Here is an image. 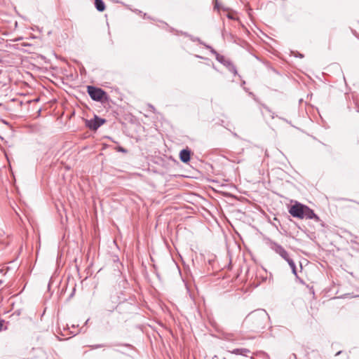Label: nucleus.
Instances as JSON below:
<instances>
[{
  "label": "nucleus",
  "mask_w": 359,
  "mask_h": 359,
  "mask_svg": "<svg viewBox=\"0 0 359 359\" xmlns=\"http://www.w3.org/2000/svg\"><path fill=\"white\" fill-rule=\"evenodd\" d=\"M250 352V350L247 348H236L233 350L231 353L236 355H247V354L249 353Z\"/></svg>",
  "instance_id": "9"
},
{
  "label": "nucleus",
  "mask_w": 359,
  "mask_h": 359,
  "mask_svg": "<svg viewBox=\"0 0 359 359\" xmlns=\"http://www.w3.org/2000/svg\"><path fill=\"white\" fill-rule=\"evenodd\" d=\"M3 324L0 323V331L2 330Z\"/></svg>",
  "instance_id": "15"
},
{
  "label": "nucleus",
  "mask_w": 359,
  "mask_h": 359,
  "mask_svg": "<svg viewBox=\"0 0 359 359\" xmlns=\"http://www.w3.org/2000/svg\"><path fill=\"white\" fill-rule=\"evenodd\" d=\"M267 313L263 310H257L252 313H251L248 316V320H253L256 323L257 325L259 327L261 325V322L268 318Z\"/></svg>",
  "instance_id": "2"
},
{
  "label": "nucleus",
  "mask_w": 359,
  "mask_h": 359,
  "mask_svg": "<svg viewBox=\"0 0 359 359\" xmlns=\"http://www.w3.org/2000/svg\"><path fill=\"white\" fill-rule=\"evenodd\" d=\"M289 213L294 217L299 219H314L316 222L320 221L319 217L316 215L313 210L308 206L303 205L300 203L295 202V203L290 206L289 208Z\"/></svg>",
  "instance_id": "1"
},
{
  "label": "nucleus",
  "mask_w": 359,
  "mask_h": 359,
  "mask_svg": "<svg viewBox=\"0 0 359 359\" xmlns=\"http://www.w3.org/2000/svg\"><path fill=\"white\" fill-rule=\"evenodd\" d=\"M341 351H338V353L336 354L337 355L340 354Z\"/></svg>",
  "instance_id": "19"
},
{
  "label": "nucleus",
  "mask_w": 359,
  "mask_h": 359,
  "mask_svg": "<svg viewBox=\"0 0 359 359\" xmlns=\"http://www.w3.org/2000/svg\"><path fill=\"white\" fill-rule=\"evenodd\" d=\"M87 91L90 98L95 101H100L102 100L105 92L101 88L88 86Z\"/></svg>",
  "instance_id": "3"
},
{
  "label": "nucleus",
  "mask_w": 359,
  "mask_h": 359,
  "mask_svg": "<svg viewBox=\"0 0 359 359\" xmlns=\"http://www.w3.org/2000/svg\"><path fill=\"white\" fill-rule=\"evenodd\" d=\"M227 68L230 72H233L234 74H237L236 68L232 63H231L230 65L227 67Z\"/></svg>",
  "instance_id": "11"
},
{
  "label": "nucleus",
  "mask_w": 359,
  "mask_h": 359,
  "mask_svg": "<svg viewBox=\"0 0 359 359\" xmlns=\"http://www.w3.org/2000/svg\"><path fill=\"white\" fill-rule=\"evenodd\" d=\"M286 262L288 263L289 266H290L292 273L296 276L297 278H298L296 266H295V264L293 262V260L290 258Z\"/></svg>",
  "instance_id": "10"
},
{
  "label": "nucleus",
  "mask_w": 359,
  "mask_h": 359,
  "mask_svg": "<svg viewBox=\"0 0 359 359\" xmlns=\"http://www.w3.org/2000/svg\"><path fill=\"white\" fill-rule=\"evenodd\" d=\"M104 123H105V119L100 118L97 116H95V117L93 118L87 120L86 122V125L90 129H91L93 130H96Z\"/></svg>",
  "instance_id": "4"
},
{
  "label": "nucleus",
  "mask_w": 359,
  "mask_h": 359,
  "mask_svg": "<svg viewBox=\"0 0 359 359\" xmlns=\"http://www.w3.org/2000/svg\"><path fill=\"white\" fill-rule=\"evenodd\" d=\"M270 248L285 261L290 259L287 252L280 245L272 242L271 243Z\"/></svg>",
  "instance_id": "5"
},
{
  "label": "nucleus",
  "mask_w": 359,
  "mask_h": 359,
  "mask_svg": "<svg viewBox=\"0 0 359 359\" xmlns=\"http://www.w3.org/2000/svg\"><path fill=\"white\" fill-rule=\"evenodd\" d=\"M95 6L100 12L104 11L105 9V5L102 0H95Z\"/></svg>",
  "instance_id": "8"
},
{
  "label": "nucleus",
  "mask_w": 359,
  "mask_h": 359,
  "mask_svg": "<svg viewBox=\"0 0 359 359\" xmlns=\"http://www.w3.org/2000/svg\"><path fill=\"white\" fill-rule=\"evenodd\" d=\"M105 346L104 344H96L90 346L91 349H97Z\"/></svg>",
  "instance_id": "12"
},
{
  "label": "nucleus",
  "mask_w": 359,
  "mask_h": 359,
  "mask_svg": "<svg viewBox=\"0 0 359 359\" xmlns=\"http://www.w3.org/2000/svg\"><path fill=\"white\" fill-rule=\"evenodd\" d=\"M228 18H231H231H233L231 17V15H228Z\"/></svg>",
  "instance_id": "18"
},
{
  "label": "nucleus",
  "mask_w": 359,
  "mask_h": 359,
  "mask_svg": "<svg viewBox=\"0 0 359 359\" xmlns=\"http://www.w3.org/2000/svg\"><path fill=\"white\" fill-rule=\"evenodd\" d=\"M117 149L118 151H121V152H124V153L126 152V150L121 147H118Z\"/></svg>",
  "instance_id": "13"
},
{
  "label": "nucleus",
  "mask_w": 359,
  "mask_h": 359,
  "mask_svg": "<svg viewBox=\"0 0 359 359\" xmlns=\"http://www.w3.org/2000/svg\"><path fill=\"white\" fill-rule=\"evenodd\" d=\"M148 107L153 112L155 111V108L154 106H152L151 104H148Z\"/></svg>",
  "instance_id": "14"
},
{
  "label": "nucleus",
  "mask_w": 359,
  "mask_h": 359,
  "mask_svg": "<svg viewBox=\"0 0 359 359\" xmlns=\"http://www.w3.org/2000/svg\"><path fill=\"white\" fill-rule=\"evenodd\" d=\"M194 41H199L201 43H202V42H201L200 39H193Z\"/></svg>",
  "instance_id": "16"
},
{
  "label": "nucleus",
  "mask_w": 359,
  "mask_h": 359,
  "mask_svg": "<svg viewBox=\"0 0 359 359\" xmlns=\"http://www.w3.org/2000/svg\"><path fill=\"white\" fill-rule=\"evenodd\" d=\"M191 151L188 149H182L180 153V158L183 163H188L190 161Z\"/></svg>",
  "instance_id": "7"
},
{
  "label": "nucleus",
  "mask_w": 359,
  "mask_h": 359,
  "mask_svg": "<svg viewBox=\"0 0 359 359\" xmlns=\"http://www.w3.org/2000/svg\"><path fill=\"white\" fill-rule=\"evenodd\" d=\"M205 46L210 50V52L216 56V59L218 62L223 64L226 67L231 63L230 60L225 58L224 56L219 55L216 50H215L211 46L205 45Z\"/></svg>",
  "instance_id": "6"
},
{
  "label": "nucleus",
  "mask_w": 359,
  "mask_h": 359,
  "mask_svg": "<svg viewBox=\"0 0 359 359\" xmlns=\"http://www.w3.org/2000/svg\"><path fill=\"white\" fill-rule=\"evenodd\" d=\"M215 8H217L218 9V4H217V2H216V4H215Z\"/></svg>",
  "instance_id": "17"
}]
</instances>
